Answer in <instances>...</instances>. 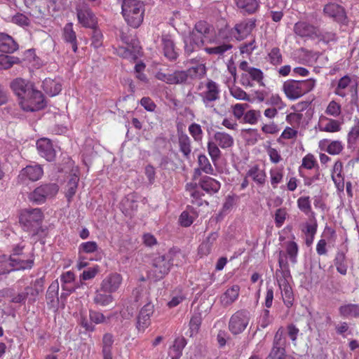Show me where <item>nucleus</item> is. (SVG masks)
Instances as JSON below:
<instances>
[{"instance_id":"20e7f679","label":"nucleus","mask_w":359,"mask_h":359,"mask_svg":"<svg viewBox=\"0 0 359 359\" xmlns=\"http://www.w3.org/2000/svg\"><path fill=\"white\" fill-rule=\"evenodd\" d=\"M198 89L201 90L199 95L205 107H212L214 102L220 99L219 85L212 79L200 83Z\"/></svg>"},{"instance_id":"e2e57ef3","label":"nucleus","mask_w":359,"mask_h":359,"mask_svg":"<svg viewBox=\"0 0 359 359\" xmlns=\"http://www.w3.org/2000/svg\"><path fill=\"white\" fill-rule=\"evenodd\" d=\"M247 73L249 74L252 81H256L260 86H264V83H263L264 74L259 69L252 67Z\"/></svg>"},{"instance_id":"09e8293b","label":"nucleus","mask_w":359,"mask_h":359,"mask_svg":"<svg viewBox=\"0 0 359 359\" xmlns=\"http://www.w3.org/2000/svg\"><path fill=\"white\" fill-rule=\"evenodd\" d=\"M267 58L269 62L274 66L280 65L283 62L280 49L278 47L272 48L267 54Z\"/></svg>"},{"instance_id":"603ef678","label":"nucleus","mask_w":359,"mask_h":359,"mask_svg":"<svg viewBox=\"0 0 359 359\" xmlns=\"http://www.w3.org/2000/svg\"><path fill=\"white\" fill-rule=\"evenodd\" d=\"M359 138V119H354V125L351 127L350 131L348 133L347 141L349 146H352L355 144L356 141Z\"/></svg>"},{"instance_id":"864d4df0","label":"nucleus","mask_w":359,"mask_h":359,"mask_svg":"<svg viewBox=\"0 0 359 359\" xmlns=\"http://www.w3.org/2000/svg\"><path fill=\"white\" fill-rule=\"evenodd\" d=\"M198 164L199 165V168L205 173L208 175H212L214 173V169L205 155L200 154L198 156Z\"/></svg>"},{"instance_id":"2f4dec72","label":"nucleus","mask_w":359,"mask_h":359,"mask_svg":"<svg viewBox=\"0 0 359 359\" xmlns=\"http://www.w3.org/2000/svg\"><path fill=\"white\" fill-rule=\"evenodd\" d=\"M320 130L328 133L339 132L341 130V123L336 119L321 117Z\"/></svg>"},{"instance_id":"13d9d810","label":"nucleus","mask_w":359,"mask_h":359,"mask_svg":"<svg viewBox=\"0 0 359 359\" xmlns=\"http://www.w3.org/2000/svg\"><path fill=\"white\" fill-rule=\"evenodd\" d=\"M299 209L306 215L312 212L309 196H301L297 199Z\"/></svg>"},{"instance_id":"f704fd0d","label":"nucleus","mask_w":359,"mask_h":359,"mask_svg":"<svg viewBox=\"0 0 359 359\" xmlns=\"http://www.w3.org/2000/svg\"><path fill=\"white\" fill-rule=\"evenodd\" d=\"M79 182V177L77 175H74L73 176L71 177V178L67 184L65 189V196L69 203L72 201L74 196L76 192Z\"/></svg>"},{"instance_id":"393cba45","label":"nucleus","mask_w":359,"mask_h":359,"mask_svg":"<svg viewBox=\"0 0 359 359\" xmlns=\"http://www.w3.org/2000/svg\"><path fill=\"white\" fill-rule=\"evenodd\" d=\"M338 311L343 318H359V304H344L339 307Z\"/></svg>"},{"instance_id":"0e129e2a","label":"nucleus","mask_w":359,"mask_h":359,"mask_svg":"<svg viewBox=\"0 0 359 359\" xmlns=\"http://www.w3.org/2000/svg\"><path fill=\"white\" fill-rule=\"evenodd\" d=\"M298 130L296 129V128L287 126L282 132L280 137L278 138V142H280V139L296 140Z\"/></svg>"},{"instance_id":"423d86ee","label":"nucleus","mask_w":359,"mask_h":359,"mask_svg":"<svg viewBox=\"0 0 359 359\" xmlns=\"http://www.w3.org/2000/svg\"><path fill=\"white\" fill-rule=\"evenodd\" d=\"M172 264L167 254L156 257L153 259L152 269L149 276L154 280L162 279L170 271Z\"/></svg>"},{"instance_id":"a878e982","label":"nucleus","mask_w":359,"mask_h":359,"mask_svg":"<svg viewBox=\"0 0 359 359\" xmlns=\"http://www.w3.org/2000/svg\"><path fill=\"white\" fill-rule=\"evenodd\" d=\"M246 177H250L257 185L263 186L266 182V174L258 165H255L248 170Z\"/></svg>"},{"instance_id":"f8f14e48","label":"nucleus","mask_w":359,"mask_h":359,"mask_svg":"<svg viewBox=\"0 0 359 359\" xmlns=\"http://www.w3.org/2000/svg\"><path fill=\"white\" fill-rule=\"evenodd\" d=\"M122 276L114 273L104 278L101 284L100 290L103 292L113 293L118 290L122 283Z\"/></svg>"},{"instance_id":"f257e3e1","label":"nucleus","mask_w":359,"mask_h":359,"mask_svg":"<svg viewBox=\"0 0 359 359\" xmlns=\"http://www.w3.org/2000/svg\"><path fill=\"white\" fill-rule=\"evenodd\" d=\"M122 14L127 23L134 27H138L144 18V7L140 0H122Z\"/></svg>"},{"instance_id":"f3484780","label":"nucleus","mask_w":359,"mask_h":359,"mask_svg":"<svg viewBox=\"0 0 359 359\" xmlns=\"http://www.w3.org/2000/svg\"><path fill=\"white\" fill-rule=\"evenodd\" d=\"M203 36L196 31L190 32L184 39V50L187 54H190L199 48L204 43Z\"/></svg>"},{"instance_id":"de8ad7c7","label":"nucleus","mask_w":359,"mask_h":359,"mask_svg":"<svg viewBox=\"0 0 359 359\" xmlns=\"http://www.w3.org/2000/svg\"><path fill=\"white\" fill-rule=\"evenodd\" d=\"M188 77L191 79H201L206 74V67L203 64H199L186 70Z\"/></svg>"},{"instance_id":"37998d69","label":"nucleus","mask_w":359,"mask_h":359,"mask_svg":"<svg viewBox=\"0 0 359 359\" xmlns=\"http://www.w3.org/2000/svg\"><path fill=\"white\" fill-rule=\"evenodd\" d=\"M167 255L172 266H179L185 262V255L180 250H170Z\"/></svg>"},{"instance_id":"a19ab883","label":"nucleus","mask_w":359,"mask_h":359,"mask_svg":"<svg viewBox=\"0 0 359 359\" xmlns=\"http://www.w3.org/2000/svg\"><path fill=\"white\" fill-rule=\"evenodd\" d=\"M102 292L101 290L96 291L93 298L94 303L102 306H106L111 304L114 301L113 296Z\"/></svg>"},{"instance_id":"680f3d73","label":"nucleus","mask_w":359,"mask_h":359,"mask_svg":"<svg viewBox=\"0 0 359 359\" xmlns=\"http://www.w3.org/2000/svg\"><path fill=\"white\" fill-rule=\"evenodd\" d=\"M188 130L195 141H201L203 138V130L199 124L196 123H191L189 126Z\"/></svg>"},{"instance_id":"2eb2a0df","label":"nucleus","mask_w":359,"mask_h":359,"mask_svg":"<svg viewBox=\"0 0 359 359\" xmlns=\"http://www.w3.org/2000/svg\"><path fill=\"white\" fill-rule=\"evenodd\" d=\"M255 27V20L247 19L236 24L233 29V34L237 40L247 37Z\"/></svg>"},{"instance_id":"c756f323","label":"nucleus","mask_w":359,"mask_h":359,"mask_svg":"<svg viewBox=\"0 0 359 359\" xmlns=\"http://www.w3.org/2000/svg\"><path fill=\"white\" fill-rule=\"evenodd\" d=\"M18 48L17 43L9 35L0 33V51L13 53Z\"/></svg>"},{"instance_id":"7c9ffc66","label":"nucleus","mask_w":359,"mask_h":359,"mask_svg":"<svg viewBox=\"0 0 359 359\" xmlns=\"http://www.w3.org/2000/svg\"><path fill=\"white\" fill-rule=\"evenodd\" d=\"M200 187L208 194H212L217 193L219 190L221 185L216 180L205 176L200 181Z\"/></svg>"},{"instance_id":"39448f33","label":"nucleus","mask_w":359,"mask_h":359,"mask_svg":"<svg viewBox=\"0 0 359 359\" xmlns=\"http://www.w3.org/2000/svg\"><path fill=\"white\" fill-rule=\"evenodd\" d=\"M58 191L59 186L56 183L43 184L32 191L28 198L30 201L40 205L55 197Z\"/></svg>"},{"instance_id":"bb28decb","label":"nucleus","mask_w":359,"mask_h":359,"mask_svg":"<svg viewBox=\"0 0 359 359\" xmlns=\"http://www.w3.org/2000/svg\"><path fill=\"white\" fill-rule=\"evenodd\" d=\"M213 141L223 149H229L233 145V137L223 131H217L213 135Z\"/></svg>"},{"instance_id":"4be33fe9","label":"nucleus","mask_w":359,"mask_h":359,"mask_svg":"<svg viewBox=\"0 0 359 359\" xmlns=\"http://www.w3.org/2000/svg\"><path fill=\"white\" fill-rule=\"evenodd\" d=\"M234 1L237 8L243 14H254L259 8L257 0H234Z\"/></svg>"},{"instance_id":"473e14b6","label":"nucleus","mask_w":359,"mask_h":359,"mask_svg":"<svg viewBox=\"0 0 359 359\" xmlns=\"http://www.w3.org/2000/svg\"><path fill=\"white\" fill-rule=\"evenodd\" d=\"M43 88L50 96H55L61 91L62 85L55 80L46 79L43 81Z\"/></svg>"},{"instance_id":"1a4fd4ad","label":"nucleus","mask_w":359,"mask_h":359,"mask_svg":"<svg viewBox=\"0 0 359 359\" xmlns=\"http://www.w3.org/2000/svg\"><path fill=\"white\" fill-rule=\"evenodd\" d=\"M43 174V170L40 165H29L20 170L18 180L20 183H25L27 180L35 182L41 179Z\"/></svg>"},{"instance_id":"5fc2aeb1","label":"nucleus","mask_w":359,"mask_h":359,"mask_svg":"<svg viewBox=\"0 0 359 359\" xmlns=\"http://www.w3.org/2000/svg\"><path fill=\"white\" fill-rule=\"evenodd\" d=\"M208 154L212 161V162H216L220 158L222 152L219 149V146L213 140H210L208 142Z\"/></svg>"},{"instance_id":"a211bd4d","label":"nucleus","mask_w":359,"mask_h":359,"mask_svg":"<svg viewBox=\"0 0 359 359\" xmlns=\"http://www.w3.org/2000/svg\"><path fill=\"white\" fill-rule=\"evenodd\" d=\"M323 13L325 15L338 22L343 21L346 18L344 8L335 3H329L325 5Z\"/></svg>"},{"instance_id":"bf43d9fd","label":"nucleus","mask_w":359,"mask_h":359,"mask_svg":"<svg viewBox=\"0 0 359 359\" xmlns=\"http://www.w3.org/2000/svg\"><path fill=\"white\" fill-rule=\"evenodd\" d=\"M325 112L327 115L337 118L341 114V107L336 101L332 100L329 102Z\"/></svg>"},{"instance_id":"ddd939ff","label":"nucleus","mask_w":359,"mask_h":359,"mask_svg":"<svg viewBox=\"0 0 359 359\" xmlns=\"http://www.w3.org/2000/svg\"><path fill=\"white\" fill-rule=\"evenodd\" d=\"M293 30L297 36L302 38L319 37L318 29L306 22H297L294 24Z\"/></svg>"},{"instance_id":"49530a36","label":"nucleus","mask_w":359,"mask_h":359,"mask_svg":"<svg viewBox=\"0 0 359 359\" xmlns=\"http://www.w3.org/2000/svg\"><path fill=\"white\" fill-rule=\"evenodd\" d=\"M74 273L70 271H67L62 274L60 280L62 283V288L69 292H72L75 290L74 286L69 285L74 280Z\"/></svg>"},{"instance_id":"c03bdc74","label":"nucleus","mask_w":359,"mask_h":359,"mask_svg":"<svg viewBox=\"0 0 359 359\" xmlns=\"http://www.w3.org/2000/svg\"><path fill=\"white\" fill-rule=\"evenodd\" d=\"M278 264H279V269H277L276 271L275 276L276 277V279L278 280V278H287L290 276V272L288 269V264L286 261V259H284L281 257V252H280V257L278 259Z\"/></svg>"},{"instance_id":"f03ea898","label":"nucleus","mask_w":359,"mask_h":359,"mask_svg":"<svg viewBox=\"0 0 359 359\" xmlns=\"http://www.w3.org/2000/svg\"><path fill=\"white\" fill-rule=\"evenodd\" d=\"M316 84L313 79L288 80L283 83V90L290 100H297L313 90Z\"/></svg>"},{"instance_id":"79ce46f5","label":"nucleus","mask_w":359,"mask_h":359,"mask_svg":"<svg viewBox=\"0 0 359 359\" xmlns=\"http://www.w3.org/2000/svg\"><path fill=\"white\" fill-rule=\"evenodd\" d=\"M180 150L186 158H189L191 151V140L186 134L179 136Z\"/></svg>"},{"instance_id":"58836bf2","label":"nucleus","mask_w":359,"mask_h":359,"mask_svg":"<svg viewBox=\"0 0 359 359\" xmlns=\"http://www.w3.org/2000/svg\"><path fill=\"white\" fill-rule=\"evenodd\" d=\"M320 144L327 145L326 151L331 155H337L343 150L344 145L341 141L334 140L330 142L327 140H323Z\"/></svg>"},{"instance_id":"5701e85b","label":"nucleus","mask_w":359,"mask_h":359,"mask_svg":"<svg viewBox=\"0 0 359 359\" xmlns=\"http://www.w3.org/2000/svg\"><path fill=\"white\" fill-rule=\"evenodd\" d=\"M12 261L15 271L31 269L34 265V257L31 253L29 255L24 253V256L12 257Z\"/></svg>"},{"instance_id":"69168bd1","label":"nucleus","mask_w":359,"mask_h":359,"mask_svg":"<svg viewBox=\"0 0 359 359\" xmlns=\"http://www.w3.org/2000/svg\"><path fill=\"white\" fill-rule=\"evenodd\" d=\"M58 285L57 284H51L46 292V299L48 304H53L57 300Z\"/></svg>"},{"instance_id":"052dcab7","label":"nucleus","mask_w":359,"mask_h":359,"mask_svg":"<svg viewBox=\"0 0 359 359\" xmlns=\"http://www.w3.org/2000/svg\"><path fill=\"white\" fill-rule=\"evenodd\" d=\"M230 94L232 97L239 100L250 101V96L242 88L238 86H233L229 88Z\"/></svg>"},{"instance_id":"6ab92c4d","label":"nucleus","mask_w":359,"mask_h":359,"mask_svg":"<svg viewBox=\"0 0 359 359\" xmlns=\"http://www.w3.org/2000/svg\"><path fill=\"white\" fill-rule=\"evenodd\" d=\"M44 278H39L29 286L25 288L26 295L28 298L29 303L33 304L36 301L38 295L43 291Z\"/></svg>"},{"instance_id":"8fccbe9b","label":"nucleus","mask_w":359,"mask_h":359,"mask_svg":"<svg viewBox=\"0 0 359 359\" xmlns=\"http://www.w3.org/2000/svg\"><path fill=\"white\" fill-rule=\"evenodd\" d=\"M270 180L273 188L276 189L279 183H280L283 178V168H274L270 170Z\"/></svg>"},{"instance_id":"9d476101","label":"nucleus","mask_w":359,"mask_h":359,"mask_svg":"<svg viewBox=\"0 0 359 359\" xmlns=\"http://www.w3.org/2000/svg\"><path fill=\"white\" fill-rule=\"evenodd\" d=\"M76 13L79 23L83 27L94 28L96 24V18L86 4L78 5Z\"/></svg>"},{"instance_id":"4468645a","label":"nucleus","mask_w":359,"mask_h":359,"mask_svg":"<svg viewBox=\"0 0 359 359\" xmlns=\"http://www.w3.org/2000/svg\"><path fill=\"white\" fill-rule=\"evenodd\" d=\"M15 94L18 97L20 101H23L32 93L34 88L33 85L22 79H16L11 84Z\"/></svg>"},{"instance_id":"4c0bfd02","label":"nucleus","mask_w":359,"mask_h":359,"mask_svg":"<svg viewBox=\"0 0 359 359\" xmlns=\"http://www.w3.org/2000/svg\"><path fill=\"white\" fill-rule=\"evenodd\" d=\"M188 210L183 211L180 216V223L182 226L187 227L192 224L195 217L198 216L193 208L188 207Z\"/></svg>"},{"instance_id":"e433bc0d","label":"nucleus","mask_w":359,"mask_h":359,"mask_svg":"<svg viewBox=\"0 0 359 359\" xmlns=\"http://www.w3.org/2000/svg\"><path fill=\"white\" fill-rule=\"evenodd\" d=\"M186 341L183 338L176 339L173 345L170 347L169 355L172 359H179L182 353V350L185 347Z\"/></svg>"},{"instance_id":"aec40b11","label":"nucleus","mask_w":359,"mask_h":359,"mask_svg":"<svg viewBox=\"0 0 359 359\" xmlns=\"http://www.w3.org/2000/svg\"><path fill=\"white\" fill-rule=\"evenodd\" d=\"M277 282L282 290L283 302L287 307L290 308L292 306L294 301L292 287L287 283V278H278Z\"/></svg>"},{"instance_id":"412c9836","label":"nucleus","mask_w":359,"mask_h":359,"mask_svg":"<svg viewBox=\"0 0 359 359\" xmlns=\"http://www.w3.org/2000/svg\"><path fill=\"white\" fill-rule=\"evenodd\" d=\"M240 286L233 285L229 287L220 297L222 306L227 307L235 302L239 297Z\"/></svg>"},{"instance_id":"dca6fc26","label":"nucleus","mask_w":359,"mask_h":359,"mask_svg":"<svg viewBox=\"0 0 359 359\" xmlns=\"http://www.w3.org/2000/svg\"><path fill=\"white\" fill-rule=\"evenodd\" d=\"M36 148L39 155L48 161H53L55 158V151L50 140L48 138H41L36 142Z\"/></svg>"},{"instance_id":"4d7b16f0","label":"nucleus","mask_w":359,"mask_h":359,"mask_svg":"<svg viewBox=\"0 0 359 359\" xmlns=\"http://www.w3.org/2000/svg\"><path fill=\"white\" fill-rule=\"evenodd\" d=\"M188 79L186 71H175L171 74L170 85L185 83Z\"/></svg>"},{"instance_id":"c9c22d12","label":"nucleus","mask_w":359,"mask_h":359,"mask_svg":"<svg viewBox=\"0 0 359 359\" xmlns=\"http://www.w3.org/2000/svg\"><path fill=\"white\" fill-rule=\"evenodd\" d=\"M114 343L112 334L107 333L102 339V355L103 359H112L111 347Z\"/></svg>"},{"instance_id":"b1692460","label":"nucleus","mask_w":359,"mask_h":359,"mask_svg":"<svg viewBox=\"0 0 359 359\" xmlns=\"http://www.w3.org/2000/svg\"><path fill=\"white\" fill-rule=\"evenodd\" d=\"M351 79L349 76L346 75L341 77L337 83L334 89L335 95L345 97L350 92L352 91Z\"/></svg>"},{"instance_id":"ea45409f","label":"nucleus","mask_w":359,"mask_h":359,"mask_svg":"<svg viewBox=\"0 0 359 359\" xmlns=\"http://www.w3.org/2000/svg\"><path fill=\"white\" fill-rule=\"evenodd\" d=\"M334 264L336 266L337 271L341 275H346L347 273L348 266L346 262V255L343 252H337L334 259Z\"/></svg>"},{"instance_id":"3c124183","label":"nucleus","mask_w":359,"mask_h":359,"mask_svg":"<svg viewBox=\"0 0 359 359\" xmlns=\"http://www.w3.org/2000/svg\"><path fill=\"white\" fill-rule=\"evenodd\" d=\"M20 60L14 56L8 55H0V69H7L15 64H19Z\"/></svg>"},{"instance_id":"6e6552de","label":"nucleus","mask_w":359,"mask_h":359,"mask_svg":"<svg viewBox=\"0 0 359 359\" xmlns=\"http://www.w3.org/2000/svg\"><path fill=\"white\" fill-rule=\"evenodd\" d=\"M21 108L26 111H36L44 108L46 104L42 93L34 88L23 101H20Z\"/></svg>"},{"instance_id":"a18cd8bd","label":"nucleus","mask_w":359,"mask_h":359,"mask_svg":"<svg viewBox=\"0 0 359 359\" xmlns=\"http://www.w3.org/2000/svg\"><path fill=\"white\" fill-rule=\"evenodd\" d=\"M12 271H15L12 257L0 256V274H6Z\"/></svg>"},{"instance_id":"72a5a7b5","label":"nucleus","mask_w":359,"mask_h":359,"mask_svg":"<svg viewBox=\"0 0 359 359\" xmlns=\"http://www.w3.org/2000/svg\"><path fill=\"white\" fill-rule=\"evenodd\" d=\"M232 47L233 46L231 43H218L215 42V45L214 46L205 48V51L209 55L222 56L226 51L231 50Z\"/></svg>"},{"instance_id":"7ed1b4c3","label":"nucleus","mask_w":359,"mask_h":359,"mask_svg":"<svg viewBox=\"0 0 359 359\" xmlns=\"http://www.w3.org/2000/svg\"><path fill=\"white\" fill-rule=\"evenodd\" d=\"M43 215L40 208L24 210L20 216V223L25 231L36 235L41 228Z\"/></svg>"},{"instance_id":"cd10ccee","label":"nucleus","mask_w":359,"mask_h":359,"mask_svg":"<svg viewBox=\"0 0 359 359\" xmlns=\"http://www.w3.org/2000/svg\"><path fill=\"white\" fill-rule=\"evenodd\" d=\"M62 37L66 43L71 45L73 51L76 53L78 49L77 40L76 32L73 29V24L72 22L66 24L64 27Z\"/></svg>"},{"instance_id":"774afa93","label":"nucleus","mask_w":359,"mask_h":359,"mask_svg":"<svg viewBox=\"0 0 359 359\" xmlns=\"http://www.w3.org/2000/svg\"><path fill=\"white\" fill-rule=\"evenodd\" d=\"M303 118V114L301 113H290L286 116V121L292 126L294 128L299 127L302 120Z\"/></svg>"},{"instance_id":"338daca9","label":"nucleus","mask_w":359,"mask_h":359,"mask_svg":"<svg viewBox=\"0 0 359 359\" xmlns=\"http://www.w3.org/2000/svg\"><path fill=\"white\" fill-rule=\"evenodd\" d=\"M286 251L292 263H296V257L298 253V245L294 241H290L287 243Z\"/></svg>"},{"instance_id":"0eeeda50","label":"nucleus","mask_w":359,"mask_h":359,"mask_svg":"<svg viewBox=\"0 0 359 359\" xmlns=\"http://www.w3.org/2000/svg\"><path fill=\"white\" fill-rule=\"evenodd\" d=\"M250 313L246 310H239L234 313L229 322V330L234 335L242 333L250 322Z\"/></svg>"},{"instance_id":"9b49d317","label":"nucleus","mask_w":359,"mask_h":359,"mask_svg":"<svg viewBox=\"0 0 359 359\" xmlns=\"http://www.w3.org/2000/svg\"><path fill=\"white\" fill-rule=\"evenodd\" d=\"M154 311V305L151 303H147L142 308L137 318L136 327L139 332H144L150 325V318Z\"/></svg>"},{"instance_id":"6e6d98bb","label":"nucleus","mask_w":359,"mask_h":359,"mask_svg":"<svg viewBox=\"0 0 359 359\" xmlns=\"http://www.w3.org/2000/svg\"><path fill=\"white\" fill-rule=\"evenodd\" d=\"M266 359H294L290 355L285 354L284 348L272 347L269 355Z\"/></svg>"},{"instance_id":"c85d7f7f","label":"nucleus","mask_w":359,"mask_h":359,"mask_svg":"<svg viewBox=\"0 0 359 359\" xmlns=\"http://www.w3.org/2000/svg\"><path fill=\"white\" fill-rule=\"evenodd\" d=\"M161 41L164 56L170 60H176L178 54L175 49V44L173 41L168 37V36H163Z\"/></svg>"}]
</instances>
